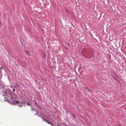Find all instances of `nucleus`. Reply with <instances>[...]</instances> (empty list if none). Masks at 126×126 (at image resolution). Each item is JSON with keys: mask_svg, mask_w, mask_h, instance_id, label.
Wrapping results in <instances>:
<instances>
[{"mask_svg": "<svg viewBox=\"0 0 126 126\" xmlns=\"http://www.w3.org/2000/svg\"><path fill=\"white\" fill-rule=\"evenodd\" d=\"M27 104L28 105H31V104H30V103H27Z\"/></svg>", "mask_w": 126, "mask_h": 126, "instance_id": "obj_5", "label": "nucleus"}, {"mask_svg": "<svg viewBox=\"0 0 126 126\" xmlns=\"http://www.w3.org/2000/svg\"><path fill=\"white\" fill-rule=\"evenodd\" d=\"M51 118L48 117L47 118V119H44L43 121H45L46 122H47L49 124H51V125H53L51 123Z\"/></svg>", "mask_w": 126, "mask_h": 126, "instance_id": "obj_3", "label": "nucleus"}, {"mask_svg": "<svg viewBox=\"0 0 126 126\" xmlns=\"http://www.w3.org/2000/svg\"><path fill=\"white\" fill-rule=\"evenodd\" d=\"M35 104L36 105H37L38 104H37V102L36 101L35 102Z\"/></svg>", "mask_w": 126, "mask_h": 126, "instance_id": "obj_6", "label": "nucleus"}, {"mask_svg": "<svg viewBox=\"0 0 126 126\" xmlns=\"http://www.w3.org/2000/svg\"><path fill=\"white\" fill-rule=\"evenodd\" d=\"M41 116V115H40V116Z\"/></svg>", "mask_w": 126, "mask_h": 126, "instance_id": "obj_10", "label": "nucleus"}, {"mask_svg": "<svg viewBox=\"0 0 126 126\" xmlns=\"http://www.w3.org/2000/svg\"><path fill=\"white\" fill-rule=\"evenodd\" d=\"M59 78L61 79V78Z\"/></svg>", "mask_w": 126, "mask_h": 126, "instance_id": "obj_12", "label": "nucleus"}, {"mask_svg": "<svg viewBox=\"0 0 126 126\" xmlns=\"http://www.w3.org/2000/svg\"><path fill=\"white\" fill-rule=\"evenodd\" d=\"M4 100L12 104H15L16 101L13 97V95L10 94H7L4 98Z\"/></svg>", "mask_w": 126, "mask_h": 126, "instance_id": "obj_1", "label": "nucleus"}, {"mask_svg": "<svg viewBox=\"0 0 126 126\" xmlns=\"http://www.w3.org/2000/svg\"><path fill=\"white\" fill-rule=\"evenodd\" d=\"M31 110H32V111H33V109H31Z\"/></svg>", "mask_w": 126, "mask_h": 126, "instance_id": "obj_8", "label": "nucleus"}, {"mask_svg": "<svg viewBox=\"0 0 126 126\" xmlns=\"http://www.w3.org/2000/svg\"><path fill=\"white\" fill-rule=\"evenodd\" d=\"M26 51V52H27V54L28 55H29V52H28V51Z\"/></svg>", "mask_w": 126, "mask_h": 126, "instance_id": "obj_4", "label": "nucleus"}, {"mask_svg": "<svg viewBox=\"0 0 126 126\" xmlns=\"http://www.w3.org/2000/svg\"><path fill=\"white\" fill-rule=\"evenodd\" d=\"M13 91H15V90H14V89H13Z\"/></svg>", "mask_w": 126, "mask_h": 126, "instance_id": "obj_9", "label": "nucleus"}, {"mask_svg": "<svg viewBox=\"0 0 126 126\" xmlns=\"http://www.w3.org/2000/svg\"><path fill=\"white\" fill-rule=\"evenodd\" d=\"M41 118H42V119H43V120H44V118H43V117H42Z\"/></svg>", "mask_w": 126, "mask_h": 126, "instance_id": "obj_7", "label": "nucleus"}, {"mask_svg": "<svg viewBox=\"0 0 126 126\" xmlns=\"http://www.w3.org/2000/svg\"><path fill=\"white\" fill-rule=\"evenodd\" d=\"M37 113H38V112H37Z\"/></svg>", "mask_w": 126, "mask_h": 126, "instance_id": "obj_11", "label": "nucleus"}, {"mask_svg": "<svg viewBox=\"0 0 126 126\" xmlns=\"http://www.w3.org/2000/svg\"><path fill=\"white\" fill-rule=\"evenodd\" d=\"M15 104H16L20 107H22L24 105V104L23 103V102L22 101H16Z\"/></svg>", "mask_w": 126, "mask_h": 126, "instance_id": "obj_2", "label": "nucleus"}]
</instances>
